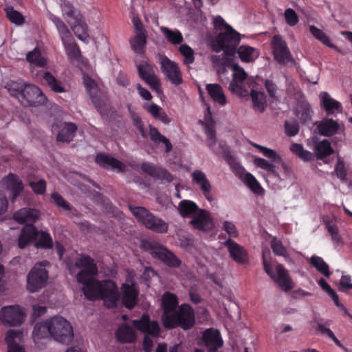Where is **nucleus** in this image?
Instances as JSON below:
<instances>
[{"label": "nucleus", "mask_w": 352, "mask_h": 352, "mask_svg": "<svg viewBox=\"0 0 352 352\" xmlns=\"http://www.w3.org/2000/svg\"><path fill=\"white\" fill-rule=\"evenodd\" d=\"M75 266L80 269L76 280L83 285L82 292L87 300H103L109 309L117 307L120 296L118 285L110 279L99 280L96 278L98 268L94 258L89 255L81 254L75 259Z\"/></svg>", "instance_id": "obj_1"}, {"label": "nucleus", "mask_w": 352, "mask_h": 352, "mask_svg": "<svg viewBox=\"0 0 352 352\" xmlns=\"http://www.w3.org/2000/svg\"><path fill=\"white\" fill-rule=\"evenodd\" d=\"M162 324L167 329L177 327L185 331L191 329L195 324V311L189 304L183 303L170 315L165 316Z\"/></svg>", "instance_id": "obj_2"}, {"label": "nucleus", "mask_w": 352, "mask_h": 352, "mask_svg": "<svg viewBox=\"0 0 352 352\" xmlns=\"http://www.w3.org/2000/svg\"><path fill=\"white\" fill-rule=\"evenodd\" d=\"M140 248L169 267L178 268L182 265V261L172 251L156 241L142 240Z\"/></svg>", "instance_id": "obj_3"}, {"label": "nucleus", "mask_w": 352, "mask_h": 352, "mask_svg": "<svg viewBox=\"0 0 352 352\" xmlns=\"http://www.w3.org/2000/svg\"><path fill=\"white\" fill-rule=\"evenodd\" d=\"M129 210L137 220L147 229L156 233L164 234L168 232V223L142 206H129Z\"/></svg>", "instance_id": "obj_4"}, {"label": "nucleus", "mask_w": 352, "mask_h": 352, "mask_svg": "<svg viewBox=\"0 0 352 352\" xmlns=\"http://www.w3.org/2000/svg\"><path fill=\"white\" fill-rule=\"evenodd\" d=\"M241 41L239 32L234 30L231 25H228L227 30L221 32L212 44L214 52L219 53L223 50L227 56H234L236 49Z\"/></svg>", "instance_id": "obj_5"}, {"label": "nucleus", "mask_w": 352, "mask_h": 352, "mask_svg": "<svg viewBox=\"0 0 352 352\" xmlns=\"http://www.w3.org/2000/svg\"><path fill=\"white\" fill-rule=\"evenodd\" d=\"M48 320L50 324L51 337L56 341L68 344L73 340V329L66 319L56 316Z\"/></svg>", "instance_id": "obj_6"}, {"label": "nucleus", "mask_w": 352, "mask_h": 352, "mask_svg": "<svg viewBox=\"0 0 352 352\" xmlns=\"http://www.w3.org/2000/svg\"><path fill=\"white\" fill-rule=\"evenodd\" d=\"M49 265L48 261H43L36 263L30 271L27 277V288L30 292H38L45 286L48 279L45 267Z\"/></svg>", "instance_id": "obj_7"}, {"label": "nucleus", "mask_w": 352, "mask_h": 352, "mask_svg": "<svg viewBox=\"0 0 352 352\" xmlns=\"http://www.w3.org/2000/svg\"><path fill=\"white\" fill-rule=\"evenodd\" d=\"M262 258L265 272L283 291H290L292 289V281L288 271L285 267L282 264L278 263L275 267L276 272V274H275L272 265L267 261L264 253L262 254Z\"/></svg>", "instance_id": "obj_8"}, {"label": "nucleus", "mask_w": 352, "mask_h": 352, "mask_svg": "<svg viewBox=\"0 0 352 352\" xmlns=\"http://www.w3.org/2000/svg\"><path fill=\"white\" fill-rule=\"evenodd\" d=\"M47 100L41 89L30 83H26L19 101L23 105L36 107L44 104Z\"/></svg>", "instance_id": "obj_9"}, {"label": "nucleus", "mask_w": 352, "mask_h": 352, "mask_svg": "<svg viewBox=\"0 0 352 352\" xmlns=\"http://www.w3.org/2000/svg\"><path fill=\"white\" fill-rule=\"evenodd\" d=\"M139 77L144 80L150 88L160 94L162 92L161 89V82L159 78L156 76L154 67L147 60H142L136 65Z\"/></svg>", "instance_id": "obj_10"}, {"label": "nucleus", "mask_w": 352, "mask_h": 352, "mask_svg": "<svg viewBox=\"0 0 352 352\" xmlns=\"http://www.w3.org/2000/svg\"><path fill=\"white\" fill-rule=\"evenodd\" d=\"M274 58L280 65H286L293 60L286 41L280 34L274 35L271 41Z\"/></svg>", "instance_id": "obj_11"}, {"label": "nucleus", "mask_w": 352, "mask_h": 352, "mask_svg": "<svg viewBox=\"0 0 352 352\" xmlns=\"http://www.w3.org/2000/svg\"><path fill=\"white\" fill-rule=\"evenodd\" d=\"M24 313L19 305L3 307L0 311V320L10 327L20 326L24 320Z\"/></svg>", "instance_id": "obj_12"}, {"label": "nucleus", "mask_w": 352, "mask_h": 352, "mask_svg": "<svg viewBox=\"0 0 352 352\" xmlns=\"http://www.w3.org/2000/svg\"><path fill=\"white\" fill-rule=\"evenodd\" d=\"M160 65L162 73L172 84L178 86L182 83V72L176 63L163 55L160 57Z\"/></svg>", "instance_id": "obj_13"}, {"label": "nucleus", "mask_w": 352, "mask_h": 352, "mask_svg": "<svg viewBox=\"0 0 352 352\" xmlns=\"http://www.w3.org/2000/svg\"><path fill=\"white\" fill-rule=\"evenodd\" d=\"M0 183L1 187L9 192L12 201H14L24 189L21 179L14 173H9L3 177Z\"/></svg>", "instance_id": "obj_14"}, {"label": "nucleus", "mask_w": 352, "mask_h": 352, "mask_svg": "<svg viewBox=\"0 0 352 352\" xmlns=\"http://www.w3.org/2000/svg\"><path fill=\"white\" fill-rule=\"evenodd\" d=\"M133 326L140 331L153 338H157L160 335V327L156 320H151L147 314H143L140 319L132 321Z\"/></svg>", "instance_id": "obj_15"}, {"label": "nucleus", "mask_w": 352, "mask_h": 352, "mask_svg": "<svg viewBox=\"0 0 352 352\" xmlns=\"http://www.w3.org/2000/svg\"><path fill=\"white\" fill-rule=\"evenodd\" d=\"M223 245L227 248L230 256L238 264L245 265L249 263L246 250L231 239H227Z\"/></svg>", "instance_id": "obj_16"}, {"label": "nucleus", "mask_w": 352, "mask_h": 352, "mask_svg": "<svg viewBox=\"0 0 352 352\" xmlns=\"http://www.w3.org/2000/svg\"><path fill=\"white\" fill-rule=\"evenodd\" d=\"M122 305L128 309H133L138 303L139 291L135 283H123L121 285Z\"/></svg>", "instance_id": "obj_17"}, {"label": "nucleus", "mask_w": 352, "mask_h": 352, "mask_svg": "<svg viewBox=\"0 0 352 352\" xmlns=\"http://www.w3.org/2000/svg\"><path fill=\"white\" fill-rule=\"evenodd\" d=\"M140 168L144 173L162 182H171L173 180V175L168 170L151 162L142 163Z\"/></svg>", "instance_id": "obj_18"}, {"label": "nucleus", "mask_w": 352, "mask_h": 352, "mask_svg": "<svg viewBox=\"0 0 352 352\" xmlns=\"http://www.w3.org/2000/svg\"><path fill=\"white\" fill-rule=\"evenodd\" d=\"M190 224L199 230L208 231L213 228L214 224L208 211L200 209L192 216Z\"/></svg>", "instance_id": "obj_19"}, {"label": "nucleus", "mask_w": 352, "mask_h": 352, "mask_svg": "<svg viewBox=\"0 0 352 352\" xmlns=\"http://www.w3.org/2000/svg\"><path fill=\"white\" fill-rule=\"evenodd\" d=\"M40 216L39 211L35 208H23L16 211L13 219L20 224L34 225Z\"/></svg>", "instance_id": "obj_20"}, {"label": "nucleus", "mask_w": 352, "mask_h": 352, "mask_svg": "<svg viewBox=\"0 0 352 352\" xmlns=\"http://www.w3.org/2000/svg\"><path fill=\"white\" fill-rule=\"evenodd\" d=\"M320 106L325 111L327 116H336L342 112V104L333 98L328 92L322 91L320 94Z\"/></svg>", "instance_id": "obj_21"}, {"label": "nucleus", "mask_w": 352, "mask_h": 352, "mask_svg": "<svg viewBox=\"0 0 352 352\" xmlns=\"http://www.w3.org/2000/svg\"><path fill=\"white\" fill-rule=\"evenodd\" d=\"M38 230L34 225H25L21 230L18 239V247L20 249L27 248L32 242L36 241Z\"/></svg>", "instance_id": "obj_22"}, {"label": "nucleus", "mask_w": 352, "mask_h": 352, "mask_svg": "<svg viewBox=\"0 0 352 352\" xmlns=\"http://www.w3.org/2000/svg\"><path fill=\"white\" fill-rule=\"evenodd\" d=\"M203 341L208 350H217L223 346V342L219 331L213 328L204 331L202 336Z\"/></svg>", "instance_id": "obj_23"}, {"label": "nucleus", "mask_w": 352, "mask_h": 352, "mask_svg": "<svg viewBox=\"0 0 352 352\" xmlns=\"http://www.w3.org/2000/svg\"><path fill=\"white\" fill-rule=\"evenodd\" d=\"M252 145L254 147L258 148L265 157L270 159L272 162L280 165L287 176L291 175L292 173L291 167L284 162L282 157L275 151L255 143L252 144Z\"/></svg>", "instance_id": "obj_24"}, {"label": "nucleus", "mask_w": 352, "mask_h": 352, "mask_svg": "<svg viewBox=\"0 0 352 352\" xmlns=\"http://www.w3.org/2000/svg\"><path fill=\"white\" fill-rule=\"evenodd\" d=\"M192 182L199 186L203 195L208 200H211V184L206 174L201 170H196L191 174Z\"/></svg>", "instance_id": "obj_25"}, {"label": "nucleus", "mask_w": 352, "mask_h": 352, "mask_svg": "<svg viewBox=\"0 0 352 352\" xmlns=\"http://www.w3.org/2000/svg\"><path fill=\"white\" fill-rule=\"evenodd\" d=\"M179 301L177 296L170 292H166L162 297V307L164 313L162 316V320L164 321V318L166 316L170 315L173 311L177 309Z\"/></svg>", "instance_id": "obj_26"}, {"label": "nucleus", "mask_w": 352, "mask_h": 352, "mask_svg": "<svg viewBox=\"0 0 352 352\" xmlns=\"http://www.w3.org/2000/svg\"><path fill=\"white\" fill-rule=\"evenodd\" d=\"M232 69V80L230 84V89L232 91H239L241 90V84L247 79L248 74L244 69L236 63H233Z\"/></svg>", "instance_id": "obj_27"}, {"label": "nucleus", "mask_w": 352, "mask_h": 352, "mask_svg": "<svg viewBox=\"0 0 352 352\" xmlns=\"http://www.w3.org/2000/svg\"><path fill=\"white\" fill-rule=\"evenodd\" d=\"M96 161L104 168H107V166H111L113 168L117 169L120 173H124L126 169V166L124 163L106 154H98Z\"/></svg>", "instance_id": "obj_28"}, {"label": "nucleus", "mask_w": 352, "mask_h": 352, "mask_svg": "<svg viewBox=\"0 0 352 352\" xmlns=\"http://www.w3.org/2000/svg\"><path fill=\"white\" fill-rule=\"evenodd\" d=\"M77 126L72 122H64L59 126L56 140L58 142H69L76 132Z\"/></svg>", "instance_id": "obj_29"}, {"label": "nucleus", "mask_w": 352, "mask_h": 352, "mask_svg": "<svg viewBox=\"0 0 352 352\" xmlns=\"http://www.w3.org/2000/svg\"><path fill=\"white\" fill-rule=\"evenodd\" d=\"M51 337L50 324L49 320H46L37 322L32 332V338L35 344H38L42 339Z\"/></svg>", "instance_id": "obj_30"}, {"label": "nucleus", "mask_w": 352, "mask_h": 352, "mask_svg": "<svg viewBox=\"0 0 352 352\" xmlns=\"http://www.w3.org/2000/svg\"><path fill=\"white\" fill-rule=\"evenodd\" d=\"M339 127L340 125L336 121L331 118H326L320 122L317 129L320 135L330 137L338 132Z\"/></svg>", "instance_id": "obj_31"}, {"label": "nucleus", "mask_w": 352, "mask_h": 352, "mask_svg": "<svg viewBox=\"0 0 352 352\" xmlns=\"http://www.w3.org/2000/svg\"><path fill=\"white\" fill-rule=\"evenodd\" d=\"M206 90L212 100L221 106L227 103L226 98L221 86L217 83L208 84Z\"/></svg>", "instance_id": "obj_32"}, {"label": "nucleus", "mask_w": 352, "mask_h": 352, "mask_svg": "<svg viewBox=\"0 0 352 352\" xmlns=\"http://www.w3.org/2000/svg\"><path fill=\"white\" fill-rule=\"evenodd\" d=\"M68 23H69L72 30L78 39L85 41L88 38L87 25L82 16L78 18L76 21L72 22L68 21Z\"/></svg>", "instance_id": "obj_33"}, {"label": "nucleus", "mask_w": 352, "mask_h": 352, "mask_svg": "<svg viewBox=\"0 0 352 352\" xmlns=\"http://www.w3.org/2000/svg\"><path fill=\"white\" fill-rule=\"evenodd\" d=\"M116 337L122 343H131L136 339V333L131 327L124 324L118 329Z\"/></svg>", "instance_id": "obj_34"}, {"label": "nucleus", "mask_w": 352, "mask_h": 352, "mask_svg": "<svg viewBox=\"0 0 352 352\" xmlns=\"http://www.w3.org/2000/svg\"><path fill=\"white\" fill-rule=\"evenodd\" d=\"M147 34L142 33L135 34L129 40L132 50L137 54L144 55L146 45Z\"/></svg>", "instance_id": "obj_35"}, {"label": "nucleus", "mask_w": 352, "mask_h": 352, "mask_svg": "<svg viewBox=\"0 0 352 352\" xmlns=\"http://www.w3.org/2000/svg\"><path fill=\"white\" fill-rule=\"evenodd\" d=\"M42 78L52 91L55 93H63L66 91L63 83L56 78L50 72H44Z\"/></svg>", "instance_id": "obj_36"}, {"label": "nucleus", "mask_w": 352, "mask_h": 352, "mask_svg": "<svg viewBox=\"0 0 352 352\" xmlns=\"http://www.w3.org/2000/svg\"><path fill=\"white\" fill-rule=\"evenodd\" d=\"M200 210L197 204L190 200H182L179 203L178 211L180 215L184 217H188L196 214Z\"/></svg>", "instance_id": "obj_37"}, {"label": "nucleus", "mask_w": 352, "mask_h": 352, "mask_svg": "<svg viewBox=\"0 0 352 352\" xmlns=\"http://www.w3.org/2000/svg\"><path fill=\"white\" fill-rule=\"evenodd\" d=\"M222 152L224 160L230 166L235 174L242 177L243 174L245 173V168L236 161V157L231 153L228 148H223Z\"/></svg>", "instance_id": "obj_38"}, {"label": "nucleus", "mask_w": 352, "mask_h": 352, "mask_svg": "<svg viewBox=\"0 0 352 352\" xmlns=\"http://www.w3.org/2000/svg\"><path fill=\"white\" fill-rule=\"evenodd\" d=\"M222 152L224 160L230 166L235 174L242 177L243 174L245 173V168L236 161V157L231 153L228 148H223Z\"/></svg>", "instance_id": "obj_39"}, {"label": "nucleus", "mask_w": 352, "mask_h": 352, "mask_svg": "<svg viewBox=\"0 0 352 352\" xmlns=\"http://www.w3.org/2000/svg\"><path fill=\"white\" fill-rule=\"evenodd\" d=\"M316 156L318 160H323L332 155L334 153L333 148L331 146L330 142L328 140H323L321 142L316 144L314 146Z\"/></svg>", "instance_id": "obj_40"}, {"label": "nucleus", "mask_w": 352, "mask_h": 352, "mask_svg": "<svg viewBox=\"0 0 352 352\" xmlns=\"http://www.w3.org/2000/svg\"><path fill=\"white\" fill-rule=\"evenodd\" d=\"M160 30L167 41L174 45L182 44L184 41L182 34L177 29L170 30L168 28L162 26L160 28Z\"/></svg>", "instance_id": "obj_41"}, {"label": "nucleus", "mask_w": 352, "mask_h": 352, "mask_svg": "<svg viewBox=\"0 0 352 352\" xmlns=\"http://www.w3.org/2000/svg\"><path fill=\"white\" fill-rule=\"evenodd\" d=\"M236 52L238 53L239 56L241 61L245 63H250L254 61L258 56L256 54V49L246 45H241Z\"/></svg>", "instance_id": "obj_42"}, {"label": "nucleus", "mask_w": 352, "mask_h": 352, "mask_svg": "<svg viewBox=\"0 0 352 352\" xmlns=\"http://www.w3.org/2000/svg\"><path fill=\"white\" fill-rule=\"evenodd\" d=\"M50 19L56 25L61 41H66L69 38L73 37L67 26L59 17L52 15Z\"/></svg>", "instance_id": "obj_43"}, {"label": "nucleus", "mask_w": 352, "mask_h": 352, "mask_svg": "<svg viewBox=\"0 0 352 352\" xmlns=\"http://www.w3.org/2000/svg\"><path fill=\"white\" fill-rule=\"evenodd\" d=\"M19 333V331L13 329L8 331L5 338L8 344V352H25L23 349L15 341Z\"/></svg>", "instance_id": "obj_44"}, {"label": "nucleus", "mask_w": 352, "mask_h": 352, "mask_svg": "<svg viewBox=\"0 0 352 352\" xmlns=\"http://www.w3.org/2000/svg\"><path fill=\"white\" fill-rule=\"evenodd\" d=\"M149 129L151 140L155 143L162 142L163 144H164L166 147V153H169L173 148L172 144L170 143L169 140L166 138L165 136L162 135L157 128L150 125Z\"/></svg>", "instance_id": "obj_45"}, {"label": "nucleus", "mask_w": 352, "mask_h": 352, "mask_svg": "<svg viewBox=\"0 0 352 352\" xmlns=\"http://www.w3.org/2000/svg\"><path fill=\"white\" fill-rule=\"evenodd\" d=\"M65 52L69 58L78 59L80 56V50L76 43L74 42V38H69L66 41H62Z\"/></svg>", "instance_id": "obj_46"}, {"label": "nucleus", "mask_w": 352, "mask_h": 352, "mask_svg": "<svg viewBox=\"0 0 352 352\" xmlns=\"http://www.w3.org/2000/svg\"><path fill=\"white\" fill-rule=\"evenodd\" d=\"M241 178L243 182L251 189L254 193L256 195H261L262 193L263 188L259 182L256 180L252 174L250 173H247L245 170V173L243 174Z\"/></svg>", "instance_id": "obj_47"}, {"label": "nucleus", "mask_w": 352, "mask_h": 352, "mask_svg": "<svg viewBox=\"0 0 352 352\" xmlns=\"http://www.w3.org/2000/svg\"><path fill=\"white\" fill-rule=\"evenodd\" d=\"M25 84L26 83L22 80H10L6 83L5 88L8 91L11 96L15 97L19 100Z\"/></svg>", "instance_id": "obj_48"}, {"label": "nucleus", "mask_w": 352, "mask_h": 352, "mask_svg": "<svg viewBox=\"0 0 352 352\" xmlns=\"http://www.w3.org/2000/svg\"><path fill=\"white\" fill-rule=\"evenodd\" d=\"M309 30L311 35L322 44L331 48L335 47V45L331 43L329 36L322 30L313 25L309 26Z\"/></svg>", "instance_id": "obj_49"}, {"label": "nucleus", "mask_w": 352, "mask_h": 352, "mask_svg": "<svg viewBox=\"0 0 352 352\" xmlns=\"http://www.w3.org/2000/svg\"><path fill=\"white\" fill-rule=\"evenodd\" d=\"M61 9L63 16H66L67 17L72 19V21L77 20L78 18L82 16L80 11L68 1H63L61 5Z\"/></svg>", "instance_id": "obj_50"}, {"label": "nucleus", "mask_w": 352, "mask_h": 352, "mask_svg": "<svg viewBox=\"0 0 352 352\" xmlns=\"http://www.w3.org/2000/svg\"><path fill=\"white\" fill-rule=\"evenodd\" d=\"M310 263L324 276L327 278L330 276L331 272L329 265L324 262L322 258L318 256H313L310 258Z\"/></svg>", "instance_id": "obj_51"}, {"label": "nucleus", "mask_w": 352, "mask_h": 352, "mask_svg": "<svg viewBox=\"0 0 352 352\" xmlns=\"http://www.w3.org/2000/svg\"><path fill=\"white\" fill-rule=\"evenodd\" d=\"M38 248L51 249L53 247V240L50 234L46 231H38L37 241L35 244Z\"/></svg>", "instance_id": "obj_52"}, {"label": "nucleus", "mask_w": 352, "mask_h": 352, "mask_svg": "<svg viewBox=\"0 0 352 352\" xmlns=\"http://www.w3.org/2000/svg\"><path fill=\"white\" fill-rule=\"evenodd\" d=\"M26 59L37 67H43L47 65L46 59L41 56L40 50L36 47L27 54Z\"/></svg>", "instance_id": "obj_53"}, {"label": "nucleus", "mask_w": 352, "mask_h": 352, "mask_svg": "<svg viewBox=\"0 0 352 352\" xmlns=\"http://www.w3.org/2000/svg\"><path fill=\"white\" fill-rule=\"evenodd\" d=\"M251 98L254 109L258 110L260 112H263L266 106V101L264 94L256 91H252Z\"/></svg>", "instance_id": "obj_54"}, {"label": "nucleus", "mask_w": 352, "mask_h": 352, "mask_svg": "<svg viewBox=\"0 0 352 352\" xmlns=\"http://www.w3.org/2000/svg\"><path fill=\"white\" fill-rule=\"evenodd\" d=\"M6 16L10 21V22L20 25H22L25 19L21 13L14 10L13 7H8L6 8Z\"/></svg>", "instance_id": "obj_55"}, {"label": "nucleus", "mask_w": 352, "mask_h": 352, "mask_svg": "<svg viewBox=\"0 0 352 352\" xmlns=\"http://www.w3.org/2000/svg\"><path fill=\"white\" fill-rule=\"evenodd\" d=\"M179 51L184 57V63L186 65L192 64L195 61L193 50L187 44H181Z\"/></svg>", "instance_id": "obj_56"}, {"label": "nucleus", "mask_w": 352, "mask_h": 352, "mask_svg": "<svg viewBox=\"0 0 352 352\" xmlns=\"http://www.w3.org/2000/svg\"><path fill=\"white\" fill-rule=\"evenodd\" d=\"M51 199L52 202L58 208H61L64 210H71V205L62 197V195L57 192H54L51 194Z\"/></svg>", "instance_id": "obj_57"}, {"label": "nucleus", "mask_w": 352, "mask_h": 352, "mask_svg": "<svg viewBox=\"0 0 352 352\" xmlns=\"http://www.w3.org/2000/svg\"><path fill=\"white\" fill-rule=\"evenodd\" d=\"M254 163L257 167H259L274 175H278L275 169V166L272 163H270L267 160L261 157H256L254 160Z\"/></svg>", "instance_id": "obj_58"}, {"label": "nucleus", "mask_w": 352, "mask_h": 352, "mask_svg": "<svg viewBox=\"0 0 352 352\" xmlns=\"http://www.w3.org/2000/svg\"><path fill=\"white\" fill-rule=\"evenodd\" d=\"M205 132L207 135L208 146L210 149L214 150L217 141L214 126L212 124H206Z\"/></svg>", "instance_id": "obj_59"}, {"label": "nucleus", "mask_w": 352, "mask_h": 352, "mask_svg": "<svg viewBox=\"0 0 352 352\" xmlns=\"http://www.w3.org/2000/svg\"><path fill=\"white\" fill-rule=\"evenodd\" d=\"M285 133L289 137H293L298 134L299 131V125L297 121L286 120L284 124Z\"/></svg>", "instance_id": "obj_60"}, {"label": "nucleus", "mask_w": 352, "mask_h": 352, "mask_svg": "<svg viewBox=\"0 0 352 352\" xmlns=\"http://www.w3.org/2000/svg\"><path fill=\"white\" fill-rule=\"evenodd\" d=\"M271 248L274 253L278 256H287V252L280 240L274 238L271 241Z\"/></svg>", "instance_id": "obj_61"}, {"label": "nucleus", "mask_w": 352, "mask_h": 352, "mask_svg": "<svg viewBox=\"0 0 352 352\" xmlns=\"http://www.w3.org/2000/svg\"><path fill=\"white\" fill-rule=\"evenodd\" d=\"M29 186L35 194L43 195L46 192L47 183L43 179L38 182H30Z\"/></svg>", "instance_id": "obj_62"}, {"label": "nucleus", "mask_w": 352, "mask_h": 352, "mask_svg": "<svg viewBox=\"0 0 352 352\" xmlns=\"http://www.w3.org/2000/svg\"><path fill=\"white\" fill-rule=\"evenodd\" d=\"M284 16L287 24L292 27L296 25L299 21L297 14L292 8H287L285 10Z\"/></svg>", "instance_id": "obj_63"}, {"label": "nucleus", "mask_w": 352, "mask_h": 352, "mask_svg": "<svg viewBox=\"0 0 352 352\" xmlns=\"http://www.w3.org/2000/svg\"><path fill=\"white\" fill-rule=\"evenodd\" d=\"M334 171L337 177L342 181L346 179V170L344 167V163L340 157L338 158Z\"/></svg>", "instance_id": "obj_64"}]
</instances>
